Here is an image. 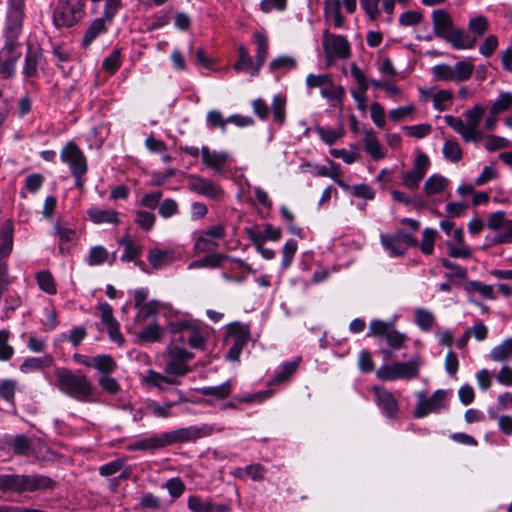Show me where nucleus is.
<instances>
[{"label": "nucleus", "instance_id": "obj_1", "mask_svg": "<svg viewBox=\"0 0 512 512\" xmlns=\"http://www.w3.org/2000/svg\"><path fill=\"white\" fill-rule=\"evenodd\" d=\"M56 386L67 396L80 401L94 400V387L85 375L74 374L66 369L56 371Z\"/></svg>", "mask_w": 512, "mask_h": 512}, {"label": "nucleus", "instance_id": "obj_2", "mask_svg": "<svg viewBox=\"0 0 512 512\" xmlns=\"http://www.w3.org/2000/svg\"><path fill=\"white\" fill-rule=\"evenodd\" d=\"M213 431V426L204 424L199 427L190 426L161 434H155L147 437L146 439L149 450H156L175 443L193 441L198 438L207 437L210 436Z\"/></svg>", "mask_w": 512, "mask_h": 512}, {"label": "nucleus", "instance_id": "obj_3", "mask_svg": "<svg viewBox=\"0 0 512 512\" xmlns=\"http://www.w3.org/2000/svg\"><path fill=\"white\" fill-rule=\"evenodd\" d=\"M55 482L42 475H4L0 474L1 492H35L52 489Z\"/></svg>", "mask_w": 512, "mask_h": 512}, {"label": "nucleus", "instance_id": "obj_4", "mask_svg": "<svg viewBox=\"0 0 512 512\" xmlns=\"http://www.w3.org/2000/svg\"><path fill=\"white\" fill-rule=\"evenodd\" d=\"M419 367V358L414 357L407 362H394L383 365L376 370V376L382 381L412 379L418 375Z\"/></svg>", "mask_w": 512, "mask_h": 512}, {"label": "nucleus", "instance_id": "obj_5", "mask_svg": "<svg viewBox=\"0 0 512 512\" xmlns=\"http://www.w3.org/2000/svg\"><path fill=\"white\" fill-rule=\"evenodd\" d=\"M474 65L468 61H459L454 66L439 64L432 68L433 76L445 82H464L471 78Z\"/></svg>", "mask_w": 512, "mask_h": 512}, {"label": "nucleus", "instance_id": "obj_6", "mask_svg": "<svg viewBox=\"0 0 512 512\" xmlns=\"http://www.w3.org/2000/svg\"><path fill=\"white\" fill-rule=\"evenodd\" d=\"M192 358L191 352L178 345H171L167 348V362L164 371L175 378L184 376L191 371L188 363Z\"/></svg>", "mask_w": 512, "mask_h": 512}, {"label": "nucleus", "instance_id": "obj_7", "mask_svg": "<svg viewBox=\"0 0 512 512\" xmlns=\"http://www.w3.org/2000/svg\"><path fill=\"white\" fill-rule=\"evenodd\" d=\"M85 0H67L60 3L53 13V22L57 27H71L83 15Z\"/></svg>", "mask_w": 512, "mask_h": 512}, {"label": "nucleus", "instance_id": "obj_8", "mask_svg": "<svg viewBox=\"0 0 512 512\" xmlns=\"http://www.w3.org/2000/svg\"><path fill=\"white\" fill-rule=\"evenodd\" d=\"M417 398L418 401L413 411L415 418H424L446 408L447 392L443 389L436 390L430 397H427L424 392H418Z\"/></svg>", "mask_w": 512, "mask_h": 512}, {"label": "nucleus", "instance_id": "obj_9", "mask_svg": "<svg viewBox=\"0 0 512 512\" xmlns=\"http://www.w3.org/2000/svg\"><path fill=\"white\" fill-rule=\"evenodd\" d=\"M487 227L494 232L491 244H512V220L506 217L504 211L492 213L487 220Z\"/></svg>", "mask_w": 512, "mask_h": 512}, {"label": "nucleus", "instance_id": "obj_10", "mask_svg": "<svg viewBox=\"0 0 512 512\" xmlns=\"http://www.w3.org/2000/svg\"><path fill=\"white\" fill-rule=\"evenodd\" d=\"M173 332H180V340L187 341L190 347L203 349L208 338V332L205 327L190 321H181L171 325Z\"/></svg>", "mask_w": 512, "mask_h": 512}, {"label": "nucleus", "instance_id": "obj_11", "mask_svg": "<svg viewBox=\"0 0 512 512\" xmlns=\"http://www.w3.org/2000/svg\"><path fill=\"white\" fill-rule=\"evenodd\" d=\"M24 2L25 0H9L5 27V38L8 42H18L23 26Z\"/></svg>", "mask_w": 512, "mask_h": 512}, {"label": "nucleus", "instance_id": "obj_12", "mask_svg": "<svg viewBox=\"0 0 512 512\" xmlns=\"http://www.w3.org/2000/svg\"><path fill=\"white\" fill-rule=\"evenodd\" d=\"M367 336H383L387 344L393 349H400L406 341V335L393 329L392 322L374 319L369 325Z\"/></svg>", "mask_w": 512, "mask_h": 512}, {"label": "nucleus", "instance_id": "obj_13", "mask_svg": "<svg viewBox=\"0 0 512 512\" xmlns=\"http://www.w3.org/2000/svg\"><path fill=\"white\" fill-rule=\"evenodd\" d=\"M323 49L328 64L335 59H345L350 55V45L347 39L341 35L330 34L328 31L323 35Z\"/></svg>", "mask_w": 512, "mask_h": 512}, {"label": "nucleus", "instance_id": "obj_14", "mask_svg": "<svg viewBox=\"0 0 512 512\" xmlns=\"http://www.w3.org/2000/svg\"><path fill=\"white\" fill-rule=\"evenodd\" d=\"M430 166L429 157L423 152H417L413 167L403 173L402 184L410 190L418 189Z\"/></svg>", "mask_w": 512, "mask_h": 512}, {"label": "nucleus", "instance_id": "obj_15", "mask_svg": "<svg viewBox=\"0 0 512 512\" xmlns=\"http://www.w3.org/2000/svg\"><path fill=\"white\" fill-rule=\"evenodd\" d=\"M21 57L20 43L6 41L0 49V75L4 79L14 77L16 64Z\"/></svg>", "mask_w": 512, "mask_h": 512}, {"label": "nucleus", "instance_id": "obj_16", "mask_svg": "<svg viewBox=\"0 0 512 512\" xmlns=\"http://www.w3.org/2000/svg\"><path fill=\"white\" fill-rule=\"evenodd\" d=\"M60 159L69 166L72 176L86 174L87 159L74 142H69L62 148Z\"/></svg>", "mask_w": 512, "mask_h": 512}, {"label": "nucleus", "instance_id": "obj_17", "mask_svg": "<svg viewBox=\"0 0 512 512\" xmlns=\"http://www.w3.org/2000/svg\"><path fill=\"white\" fill-rule=\"evenodd\" d=\"M226 235L223 225L218 224L202 232L194 243V250L197 252H210L219 247V242Z\"/></svg>", "mask_w": 512, "mask_h": 512}, {"label": "nucleus", "instance_id": "obj_18", "mask_svg": "<svg viewBox=\"0 0 512 512\" xmlns=\"http://www.w3.org/2000/svg\"><path fill=\"white\" fill-rule=\"evenodd\" d=\"M512 109V93L501 92L491 104L489 113L485 119V128L488 131L495 130L498 122V115Z\"/></svg>", "mask_w": 512, "mask_h": 512}, {"label": "nucleus", "instance_id": "obj_19", "mask_svg": "<svg viewBox=\"0 0 512 512\" xmlns=\"http://www.w3.org/2000/svg\"><path fill=\"white\" fill-rule=\"evenodd\" d=\"M98 310L101 321L103 325H105L110 339L118 345H122L124 343V338L119 331V323L113 316V309L111 305L108 303H102L98 306Z\"/></svg>", "mask_w": 512, "mask_h": 512}, {"label": "nucleus", "instance_id": "obj_20", "mask_svg": "<svg viewBox=\"0 0 512 512\" xmlns=\"http://www.w3.org/2000/svg\"><path fill=\"white\" fill-rule=\"evenodd\" d=\"M188 187L191 191L211 199H217L222 194V190L219 186L211 180L198 175L189 176Z\"/></svg>", "mask_w": 512, "mask_h": 512}, {"label": "nucleus", "instance_id": "obj_21", "mask_svg": "<svg viewBox=\"0 0 512 512\" xmlns=\"http://www.w3.org/2000/svg\"><path fill=\"white\" fill-rule=\"evenodd\" d=\"M44 57L41 48L34 45H28L24 58L22 73L25 78H34L38 75V70L43 66Z\"/></svg>", "mask_w": 512, "mask_h": 512}, {"label": "nucleus", "instance_id": "obj_22", "mask_svg": "<svg viewBox=\"0 0 512 512\" xmlns=\"http://www.w3.org/2000/svg\"><path fill=\"white\" fill-rule=\"evenodd\" d=\"M377 406L388 418H394L398 412V401L395 396L384 387H373Z\"/></svg>", "mask_w": 512, "mask_h": 512}, {"label": "nucleus", "instance_id": "obj_23", "mask_svg": "<svg viewBox=\"0 0 512 512\" xmlns=\"http://www.w3.org/2000/svg\"><path fill=\"white\" fill-rule=\"evenodd\" d=\"M431 18L436 36L446 40L455 27L451 15L443 9H438L432 12Z\"/></svg>", "mask_w": 512, "mask_h": 512}, {"label": "nucleus", "instance_id": "obj_24", "mask_svg": "<svg viewBox=\"0 0 512 512\" xmlns=\"http://www.w3.org/2000/svg\"><path fill=\"white\" fill-rule=\"evenodd\" d=\"M485 111L486 108L483 105L475 104L471 109L464 112V121L474 142H478L483 138V134L479 130V125Z\"/></svg>", "mask_w": 512, "mask_h": 512}, {"label": "nucleus", "instance_id": "obj_25", "mask_svg": "<svg viewBox=\"0 0 512 512\" xmlns=\"http://www.w3.org/2000/svg\"><path fill=\"white\" fill-rule=\"evenodd\" d=\"M253 40L256 44V50H255L256 63H255L254 68H252V70H251V76L255 77L259 74L261 67L264 65V63L267 60L269 41H268V37L266 36V34L261 31H256L254 33Z\"/></svg>", "mask_w": 512, "mask_h": 512}, {"label": "nucleus", "instance_id": "obj_26", "mask_svg": "<svg viewBox=\"0 0 512 512\" xmlns=\"http://www.w3.org/2000/svg\"><path fill=\"white\" fill-rule=\"evenodd\" d=\"M201 156L203 163L216 172H221L224 165L230 159V156L227 152L211 151L207 146H203L201 148Z\"/></svg>", "mask_w": 512, "mask_h": 512}, {"label": "nucleus", "instance_id": "obj_27", "mask_svg": "<svg viewBox=\"0 0 512 512\" xmlns=\"http://www.w3.org/2000/svg\"><path fill=\"white\" fill-rule=\"evenodd\" d=\"M454 49L469 50L475 47V38L472 37L469 31L462 28L454 27L446 40Z\"/></svg>", "mask_w": 512, "mask_h": 512}, {"label": "nucleus", "instance_id": "obj_28", "mask_svg": "<svg viewBox=\"0 0 512 512\" xmlns=\"http://www.w3.org/2000/svg\"><path fill=\"white\" fill-rule=\"evenodd\" d=\"M53 364L54 358L46 354L41 357L26 358L20 365L19 370L24 374L43 372L45 369L52 367Z\"/></svg>", "mask_w": 512, "mask_h": 512}, {"label": "nucleus", "instance_id": "obj_29", "mask_svg": "<svg viewBox=\"0 0 512 512\" xmlns=\"http://www.w3.org/2000/svg\"><path fill=\"white\" fill-rule=\"evenodd\" d=\"M87 216L94 224H114L118 225L120 220L118 213L113 209H101L97 206H91L87 210Z\"/></svg>", "mask_w": 512, "mask_h": 512}, {"label": "nucleus", "instance_id": "obj_30", "mask_svg": "<svg viewBox=\"0 0 512 512\" xmlns=\"http://www.w3.org/2000/svg\"><path fill=\"white\" fill-rule=\"evenodd\" d=\"M250 338V328L248 325L233 322L227 326V335L225 338L226 344L230 342L246 345Z\"/></svg>", "mask_w": 512, "mask_h": 512}, {"label": "nucleus", "instance_id": "obj_31", "mask_svg": "<svg viewBox=\"0 0 512 512\" xmlns=\"http://www.w3.org/2000/svg\"><path fill=\"white\" fill-rule=\"evenodd\" d=\"M449 255L453 258H468L471 255L470 248L464 243L462 229H455L452 240L447 243Z\"/></svg>", "mask_w": 512, "mask_h": 512}, {"label": "nucleus", "instance_id": "obj_32", "mask_svg": "<svg viewBox=\"0 0 512 512\" xmlns=\"http://www.w3.org/2000/svg\"><path fill=\"white\" fill-rule=\"evenodd\" d=\"M143 382L149 387H156L161 391L167 389L168 386L178 385L179 381L172 375H163L154 370H148L143 377Z\"/></svg>", "mask_w": 512, "mask_h": 512}, {"label": "nucleus", "instance_id": "obj_33", "mask_svg": "<svg viewBox=\"0 0 512 512\" xmlns=\"http://www.w3.org/2000/svg\"><path fill=\"white\" fill-rule=\"evenodd\" d=\"M13 233V223L10 220L5 221L0 227V262L12 252Z\"/></svg>", "mask_w": 512, "mask_h": 512}, {"label": "nucleus", "instance_id": "obj_34", "mask_svg": "<svg viewBox=\"0 0 512 512\" xmlns=\"http://www.w3.org/2000/svg\"><path fill=\"white\" fill-rule=\"evenodd\" d=\"M175 259L173 249H151L147 254L149 264L155 270H160L163 267L171 264Z\"/></svg>", "mask_w": 512, "mask_h": 512}, {"label": "nucleus", "instance_id": "obj_35", "mask_svg": "<svg viewBox=\"0 0 512 512\" xmlns=\"http://www.w3.org/2000/svg\"><path fill=\"white\" fill-rule=\"evenodd\" d=\"M363 141L366 152L373 160H380L385 157L383 147L372 129L365 131Z\"/></svg>", "mask_w": 512, "mask_h": 512}, {"label": "nucleus", "instance_id": "obj_36", "mask_svg": "<svg viewBox=\"0 0 512 512\" xmlns=\"http://www.w3.org/2000/svg\"><path fill=\"white\" fill-rule=\"evenodd\" d=\"M55 234L59 238V250L62 254L69 253L76 237V233L73 229L64 227L60 223H56L54 226Z\"/></svg>", "mask_w": 512, "mask_h": 512}, {"label": "nucleus", "instance_id": "obj_37", "mask_svg": "<svg viewBox=\"0 0 512 512\" xmlns=\"http://www.w3.org/2000/svg\"><path fill=\"white\" fill-rule=\"evenodd\" d=\"M85 261L89 266H99L106 262L112 265L114 256L110 257L109 251L104 246L97 245L90 248Z\"/></svg>", "mask_w": 512, "mask_h": 512}, {"label": "nucleus", "instance_id": "obj_38", "mask_svg": "<svg viewBox=\"0 0 512 512\" xmlns=\"http://www.w3.org/2000/svg\"><path fill=\"white\" fill-rule=\"evenodd\" d=\"M176 392L179 395V400L174 401V402H166L163 405H160L156 401L150 400L147 402V409L155 417H158V418L170 417L172 415V413H171L172 407L175 406L176 404L184 401V399H185L183 396V393L180 390H177Z\"/></svg>", "mask_w": 512, "mask_h": 512}, {"label": "nucleus", "instance_id": "obj_39", "mask_svg": "<svg viewBox=\"0 0 512 512\" xmlns=\"http://www.w3.org/2000/svg\"><path fill=\"white\" fill-rule=\"evenodd\" d=\"M110 23L105 17V13L102 17L96 18L86 30L82 43L84 46H89L100 34L106 31V24Z\"/></svg>", "mask_w": 512, "mask_h": 512}, {"label": "nucleus", "instance_id": "obj_40", "mask_svg": "<svg viewBox=\"0 0 512 512\" xmlns=\"http://www.w3.org/2000/svg\"><path fill=\"white\" fill-rule=\"evenodd\" d=\"M489 358L494 362H505L512 359V337L503 340L500 344L493 347L489 353Z\"/></svg>", "mask_w": 512, "mask_h": 512}, {"label": "nucleus", "instance_id": "obj_41", "mask_svg": "<svg viewBox=\"0 0 512 512\" xmlns=\"http://www.w3.org/2000/svg\"><path fill=\"white\" fill-rule=\"evenodd\" d=\"M248 234L253 242L278 241L281 238V229L266 224L262 232L249 229Z\"/></svg>", "mask_w": 512, "mask_h": 512}, {"label": "nucleus", "instance_id": "obj_42", "mask_svg": "<svg viewBox=\"0 0 512 512\" xmlns=\"http://www.w3.org/2000/svg\"><path fill=\"white\" fill-rule=\"evenodd\" d=\"M164 307V304L157 300H151L137 307L138 312L135 317L136 324L144 323L149 317L156 315L161 308Z\"/></svg>", "mask_w": 512, "mask_h": 512}, {"label": "nucleus", "instance_id": "obj_43", "mask_svg": "<svg viewBox=\"0 0 512 512\" xmlns=\"http://www.w3.org/2000/svg\"><path fill=\"white\" fill-rule=\"evenodd\" d=\"M467 28L470 35L475 38L476 44L478 38L483 36L489 29L488 18L483 15L474 16L468 21Z\"/></svg>", "mask_w": 512, "mask_h": 512}, {"label": "nucleus", "instance_id": "obj_44", "mask_svg": "<svg viewBox=\"0 0 512 512\" xmlns=\"http://www.w3.org/2000/svg\"><path fill=\"white\" fill-rule=\"evenodd\" d=\"M297 67V60L289 55H281L269 63V70L273 73L288 72Z\"/></svg>", "mask_w": 512, "mask_h": 512}, {"label": "nucleus", "instance_id": "obj_45", "mask_svg": "<svg viewBox=\"0 0 512 512\" xmlns=\"http://www.w3.org/2000/svg\"><path fill=\"white\" fill-rule=\"evenodd\" d=\"M197 391L204 396H213L218 400H223L231 394L232 384L230 381H226L219 386L202 387Z\"/></svg>", "mask_w": 512, "mask_h": 512}, {"label": "nucleus", "instance_id": "obj_46", "mask_svg": "<svg viewBox=\"0 0 512 512\" xmlns=\"http://www.w3.org/2000/svg\"><path fill=\"white\" fill-rule=\"evenodd\" d=\"M238 59L234 63L233 68L237 72L247 71L251 74L252 68H254L253 59L250 56L246 47L242 44L237 46Z\"/></svg>", "mask_w": 512, "mask_h": 512}, {"label": "nucleus", "instance_id": "obj_47", "mask_svg": "<svg viewBox=\"0 0 512 512\" xmlns=\"http://www.w3.org/2000/svg\"><path fill=\"white\" fill-rule=\"evenodd\" d=\"M445 123L458 133L465 142H474V139L467 128L465 121L452 115L444 116Z\"/></svg>", "mask_w": 512, "mask_h": 512}, {"label": "nucleus", "instance_id": "obj_48", "mask_svg": "<svg viewBox=\"0 0 512 512\" xmlns=\"http://www.w3.org/2000/svg\"><path fill=\"white\" fill-rule=\"evenodd\" d=\"M380 241L385 251H387L391 257L402 256L406 252L404 246H402L393 234L382 235Z\"/></svg>", "mask_w": 512, "mask_h": 512}, {"label": "nucleus", "instance_id": "obj_49", "mask_svg": "<svg viewBox=\"0 0 512 512\" xmlns=\"http://www.w3.org/2000/svg\"><path fill=\"white\" fill-rule=\"evenodd\" d=\"M120 245L124 246V252L120 258L123 262L135 261L142 253V247L128 237H123L120 240Z\"/></svg>", "mask_w": 512, "mask_h": 512}, {"label": "nucleus", "instance_id": "obj_50", "mask_svg": "<svg viewBox=\"0 0 512 512\" xmlns=\"http://www.w3.org/2000/svg\"><path fill=\"white\" fill-rule=\"evenodd\" d=\"M414 320L416 325L423 331H429L435 324L433 313L425 308L415 309Z\"/></svg>", "mask_w": 512, "mask_h": 512}, {"label": "nucleus", "instance_id": "obj_51", "mask_svg": "<svg viewBox=\"0 0 512 512\" xmlns=\"http://www.w3.org/2000/svg\"><path fill=\"white\" fill-rule=\"evenodd\" d=\"M342 172L340 165L330 161L329 167H321L316 175L321 177H329L334 180L341 188H348V184H346L341 178Z\"/></svg>", "mask_w": 512, "mask_h": 512}, {"label": "nucleus", "instance_id": "obj_52", "mask_svg": "<svg viewBox=\"0 0 512 512\" xmlns=\"http://www.w3.org/2000/svg\"><path fill=\"white\" fill-rule=\"evenodd\" d=\"M36 281L39 288L49 295H54L57 292L56 283L53 275L47 271H39L36 274Z\"/></svg>", "mask_w": 512, "mask_h": 512}, {"label": "nucleus", "instance_id": "obj_53", "mask_svg": "<svg viewBox=\"0 0 512 512\" xmlns=\"http://www.w3.org/2000/svg\"><path fill=\"white\" fill-rule=\"evenodd\" d=\"M93 368L102 375H109L117 368V363L110 355H98L94 356Z\"/></svg>", "mask_w": 512, "mask_h": 512}, {"label": "nucleus", "instance_id": "obj_54", "mask_svg": "<svg viewBox=\"0 0 512 512\" xmlns=\"http://www.w3.org/2000/svg\"><path fill=\"white\" fill-rule=\"evenodd\" d=\"M225 259H226V256L223 254H218V253L210 254L200 260L191 262L188 265V269L191 270V269H199V268H205V267L215 268V267L220 266L222 261H224Z\"/></svg>", "mask_w": 512, "mask_h": 512}, {"label": "nucleus", "instance_id": "obj_55", "mask_svg": "<svg viewBox=\"0 0 512 512\" xmlns=\"http://www.w3.org/2000/svg\"><path fill=\"white\" fill-rule=\"evenodd\" d=\"M446 186V178L441 175L434 174L425 181L424 190L428 196H431L439 194L445 189Z\"/></svg>", "mask_w": 512, "mask_h": 512}, {"label": "nucleus", "instance_id": "obj_56", "mask_svg": "<svg viewBox=\"0 0 512 512\" xmlns=\"http://www.w3.org/2000/svg\"><path fill=\"white\" fill-rule=\"evenodd\" d=\"M285 107L286 98L281 94L276 95L272 102V114L274 122L278 125H282L285 122Z\"/></svg>", "mask_w": 512, "mask_h": 512}, {"label": "nucleus", "instance_id": "obj_57", "mask_svg": "<svg viewBox=\"0 0 512 512\" xmlns=\"http://www.w3.org/2000/svg\"><path fill=\"white\" fill-rule=\"evenodd\" d=\"M187 506L192 512H213L214 505L209 499L192 495L188 498Z\"/></svg>", "mask_w": 512, "mask_h": 512}, {"label": "nucleus", "instance_id": "obj_58", "mask_svg": "<svg viewBox=\"0 0 512 512\" xmlns=\"http://www.w3.org/2000/svg\"><path fill=\"white\" fill-rule=\"evenodd\" d=\"M299 365V360L286 362L279 367V369L275 372V376L272 380L273 384H280L286 381L297 369Z\"/></svg>", "mask_w": 512, "mask_h": 512}, {"label": "nucleus", "instance_id": "obj_59", "mask_svg": "<svg viewBox=\"0 0 512 512\" xmlns=\"http://www.w3.org/2000/svg\"><path fill=\"white\" fill-rule=\"evenodd\" d=\"M443 156L451 162H458L462 159V149L458 142L447 140L443 145Z\"/></svg>", "mask_w": 512, "mask_h": 512}, {"label": "nucleus", "instance_id": "obj_60", "mask_svg": "<svg viewBox=\"0 0 512 512\" xmlns=\"http://www.w3.org/2000/svg\"><path fill=\"white\" fill-rule=\"evenodd\" d=\"M320 93L328 101H342L345 89L340 85H335L330 79V83H327Z\"/></svg>", "mask_w": 512, "mask_h": 512}, {"label": "nucleus", "instance_id": "obj_61", "mask_svg": "<svg viewBox=\"0 0 512 512\" xmlns=\"http://www.w3.org/2000/svg\"><path fill=\"white\" fill-rule=\"evenodd\" d=\"M453 94L449 90H440L433 95V107L438 111L447 110L452 104Z\"/></svg>", "mask_w": 512, "mask_h": 512}, {"label": "nucleus", "instance_id": "obj_62", "mask_svg": "<svg viewBox=\"0 0 512 512\" xmlns=\"http://www.w3.org/2000/svg\"><path fill=\"white\" fill-rule=\"evenodd\" d=\"M510 146V140L505 137L497 135H488L485 137L484 147L488 152L509 148Z\"/></svg>", "mask_w": 512, "mask_h": 512}, {"label": "nucleus", "instance_id": "obj_63", "mask_svg": "<svg viewBox=\"0 0 512 512\" xmlns=\"http://www.w3.org/2000/svg\"><path fill=\"white\" fill-rule=\"evenodd\" d=\"M297 248H298V245L294 239H289L285 242V244L283 246V250H282V263H281V266L284 270L287 269L291 265V263L294 259V256L296 254Z\"/></svg>", "mask_w": 512, "mask_h": 512}, {"label": "nucleus", "instance_id": "obj_64", "mask_svg": "<svg viewBox=\"0 0 512 512\" xmlns=\"http://www.w3.org/2000/svg\"><path fill=\"white\" fill-rule=\"evenodd\" d=\"M156 221V217L152 212L138 210L135 215L136 224L145 231H150Z\"/></svg>", "mask_w": 512, "mask_h": 512}]
</instances>
